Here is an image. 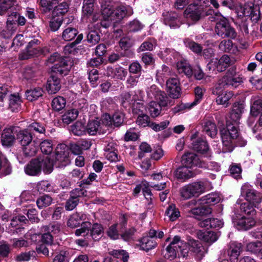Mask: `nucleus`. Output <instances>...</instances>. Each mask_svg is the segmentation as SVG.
Segmentation results:
<instances>
[{"label":"nucleus","mask_w":262,"mask_h":262,"mask_svg":"<svg viewBox=\"0 0 262 262\" xmlns=\"http://www.w3.org/2000/svg\"><path fill=\"white\" fill-rule=\"evenodd\" d=\"M244 108L243 104L235 103L229 119L227 121L226 127L221 130L224 152H231L234 148L233 140L238 136L237 125L239 123Z\"/></svg>","instance_id":"f257e3e1"},{"label":"nucleus","mask_w":262,"mask_h":262,"mask_svg":"<svg viewBox=\"0 0 262 262\" xmlns=\"http://www.w3.org/2000/svg\"><path fill=\"white\" fill-rule=\"evenodd\" d=\"M207 15H210L208 19L211 21H216L215 32L222 38L234 39L237 36L235 29L231 26L228 19L219 13H215L213 10L206 12Z\"/></svg>","instance_id":"f03ea898"},{"label":"nucleus","mask_w":262,"mask_h":262,"mask_svg":"<svg viewBox=\"0 0 262 262\" xmlns=\"http://www.w3.org/2000/svg\"><path fill=\"white\" fill-rule=\"evenodd\" d=\"M54 160L48 156L38 157L31 160L24 168L25 173L31 176H37L41 170L46 174L50 173L53 169Z\"/></svg>","instance_id":"7ed1b4c3"},{"label":"nucleus","mask_w":262,"mask_h":262,"mask_svg":"<svg viewBox=\"0 0 262 262\" xmlns=\"http://www.w3.org/2000/svg\"><path fill=\"white\" fill-rule=\"evenodd\" d=\"M241 194L247 201V202L241 204L239 201H237V203L241 204V211L247 214L255 215L254 207H256L261 199L259 193H257L250 185L246 183L241 188Z\"/></svg>","instance_id":"20e7f679"},{"label":"nucleus","mask_w":262,"mask_h":262,"mask_svg":"<svg viewBox=\"0 0 262 262\" xmlns=\"http://www.w3.org/2000/svg\"><path fill=\"white\" fill-rule=\"evenodd\" d=\"M198 1L199 3L197 5H190L185 10L184 15L188 20L196 21L205 15L210 16V15L206 14V12L210 10L207 8L209 3L215 8H218L219 7V4L216 0Z\"/></svg>","instance_id":"39448f33"},{"label":"nucleus","mask_w":262,"mask_h":262,"mask_svg":"<svg viewBox=\"0 0 262 262\" xmlns=\"http://www.w3.org/2000/svg\"><path fill=\"white\" fill-rule=\"evenodd\" d=\"M171 75L169 68L163 66L161 71L157 73V77L162 79H167L166 81L167 92L169 96L173 99H177L181 96L180 82L178 78L168 77Z\"/></svg>","instance_id":"423d86ee"},{"label":"nucleus","mask_w":262,"mask_h":262,"mask_svg":"<svg viewBox=\"0 0 262 262\" xmlns=\"http://www.w3.org/2000/svg\"><path fill=\"white\" fill-rule=\"evenodd\" d=\"M179 251L183 257L187 256V245L186 243L181 239L180 236L176 235L169 245L163 251L162 254L165 258L171 260L176 257L177 254Z\"/></svg>","instance_id":"0eeeda50"},{"label":"nucleus","mask_w":262,"mask_h":262,"mask_svg":"<svg viewBox=\"0 0 262 262\" xmlns=\"http://www.w3.org/2000/svg\"><path fill=\"white\" fill-rule=\"evenodd\" d=\"M103 233V228L101 224H94L92 227V224L89 222H83L81 227L75 231L76 236H83L89 238L91 236L94 240L100 239Z\"/></svg>","instance_id":"6e6552de"},{"label":"nucleus","mask_w":262,"mask_h":262,"mask_svg":"<svg viewBox=\"0 0 262 262\" xmlns=\"http://www.w3.org/2000/svg\"><path fill=\"white\" fill-rule=\"evenodd\" d=\"M238 12L249 18L251 20L257 23L260 19L259 7L251 2L246 3L244 6L237 9Z\"/></svg>","instance_id":"1a4fd4ad"},{"label":"nucleus","mask_w":262,"mask_h":262,"mask_svg":"<svg viewBox=\"0 0 262 262\" xmlns=\"http://www.w3.org/2000/svg\"><path fill=\"white\" fill-rule=\"evenodd\" d=\"M38 40L34 39L30 41L27 48V54L23 53L20 55L21 59H26L32 56H38L40 55H46L49 52L48 48L45 47L42 48L36 47Z\"/></svg>","instance_id":"9d476101"},{"label":"nucleus","mask_w":262,"mask_h":262,"mask_svg":"<svg viewBox=\"0 0 262 262\" xmlns=\"http://www.w3.org/2000/svg\"><path fill=\"white\" fill-rule=\"evenodd\" d=\"M242 82V77L240 75L236 74L233 70H232V72L228 71L226 75L223 76L218 81V83L220 85L226 88L230 86L236 88Z\"/></svg>","instance_id":"9b49d317"},{"label":"nucleus","mask_w":262,"mask_h":262,"mask_svg":"<svg viewBox=\"0 0 262 262\" xmlns=\"http://www.w3.org/2000/svg\"><path fill=\"white\" fill-rule=\"evenodd\" d=\"M51 62H57L54 65V72L61 76L67 75L71 68V66L64 59H61L60 55L57 53H54L49 58Z\"/></svg>","instance_id":"f8f14e48"},{"label":"nucleus","mask_w":262,"mask_h":262,"mask_svg":"<svg viewBox=\"0 0 262 262\" xmlns=\"http://www.w3.org/2000/svg\"><path fill=\"white\" fill-rule=\"evenodd\" d=\"M223 87L217 83V85L212 90V94L217 96L216 102L219 105H225L226 107L229 105L228 101L233 97V93L232 91H223Z\"/></svg>","instance_id":"ddd939ff"},{"label":"nucleus","mask_w":262,"mask_h":262,"mask_svg":"<svg viewBox=\"0 0 262 262\" xmlns=\"http://www.w3.org/2000/svg\"><path fill=\"white\" fill-rule=\"evenodd\" d=\"M99 1L101 5L102 15L104 19L101 24L103 27L107 28L109 24L106 23V20L112 21V17L114 14V9H113L112 0H99Z\"/></svg>","instance_id":"4468645a"},{"label":"nucleus","mask_w":262,"mask_h":262,"mask_svg":"<svg viewBox=\"0 0 262 262\" xmlns=\"http://www.w3.org/2000/svg\"><path fill=\"white\" fill-rule=\"evenodd\" d=\"M248 215L247 214H246ZM250 216L246 217L243 216L242 217H237L233 219V222L234 226L238 230H247L250 229L253 227L255 224V221L253 218L254 215L249 214Z\"/></svg>","instance_id":"2eb2a0df"},{"label":"nucleus","mask_w":262,"mask_h":262,"mask_svg":"<svg viewBox=\"0 0 262 262\" xmlns=\"http://www.w3.org/2000/svg\"><path fill=\"white\" fill-rule=\"evenodd\" d=\"M232 61L227 55H223L219 59L213 58L211 60L209 69L215 68L219 72H223L232 64Z\"/></svg>","instance_id":"dca6fc26"},{"label":"nucleus","mask_w":262,"mask_h":262,"mask_svg":"<svg viewBox=\"0 0 262 262\" xmlns=\"http://www.w3.org/2000/svg\"><path fill=\"white\" fill-rule=\"evenodd\" d=\"M147 97L153 100L155 99L157 101L161 102L163 106L167 105L166 97L165 94L160 90L156 85H152L146 90Z\"/></svg>","instance_id":"f3484780"},{"label":"nucleus","mask_w":262,"mask_h":262,"mask_svg":"<svg viewBox=\"0 0 262 262\" xmlns=\"http://www.w3.org/2000/svg\"><path fill=\"white\" fill-rule=\"evenodd\" d=\"M205 90L200 88L196 87L194 90V93L195 95V98L193 102H188L186 103H182L179 106L174 108L173 111L174 113L178 112L179 111L185 110V109H191L199 103L200 102L202 99L203 93Z\"/></svg>","instance_id":"a211bd4d"},{"label":"nucleus","mask_w":262,"mask_h":262,"mask_svg":"<svg viewBox=\"0 0 262 262\" xmlns=\"http://www.w3.org/2000/svg\"><path fill=\"white\" fill-rule=\"evenodd\" d=\"M16 127L11 126L5 128L1 136L2 143L4 146H9L12 145L15 141V130Z\"/></svg>","instance_id":"6ab92c4d"},{"label":"nucleus","mask_w":262,"mask_h":262,"mask_svg":"<svg viewBox=\"0 0 262 262\" xmlns=\"http://www.w3.org/2000/svg\"><path fill=\"white\" fill-rule=\"evenodd\" d=\"M132 13V10L129 7L120 6L114 9L112 21L117 23L126 15H130Z\"/></svg>","instance_id":"aec40b11"},{"label":"nucleus","mask_w":262,"mask_h":262,"mask_svg":"<svg viewBox=\"0 0 262 262\" xmlns=\"http://www.w3.org/2000/svg\"><path fill=\"white\" fill-rule=\"evenodd\" d=\"M182 165L192 168L194 166L202 167V164L197 156L192 152H187L182 157Z\"/></svg>","instance_id":"412c9836"},{"label":"nucleus","mask_w":262,"mask_h":262,"mask_svg":"<svg viewBox=\"0 0 262 262\" xmlns=\"http://www.w3.org/2000/svg\"><path fill=\"white\" fill-rule=\"evenodd\" d=\"M192 148L196 151L201 154H207L209 148L208 144L205 140L200 138H196L194 135L191 137Z\"/></svg>","instance_id":"4be33fe9"},{"label":"nucleus","mask_w":262,"mask_h":262,"mask_svg":"<svg viewBox=\"0 0 262 262\" xmlns=\"http://www.w3.org/2000/svg\"><path fill=\"white\" fill-rule=\"evenodd\" d=\"M189 244V250L194 253L196 258L202 259L207 252L206 248L198 241H191Z\"/></svg>","instance_id":"5701e85b"},{"label":"nucleus","mask_w":262,"mask_h":262,"mask_svg":"<svg viewBox=\"0 0 262 262\" xmlns=\"http://www.w3.org/2000/svg\"><path fill=\"white\" fill-rule=\"evenodd\" d=\"M192 168L183 165L179 167L175 171V176L178 179L185 181L193 177L195 173Z\"/></svg>","instance_id":"b1692460"},{"label":"nucleus","mask_w":262,"mask_h":262,"mask_svg":"<svg viewBox=\"0 0 262 262\" xmlns=\"http://www.w3.org/2000/svg\"><path fill=\"white\" fill-rule=\"evenodd\" d=\"M85 128L86 133H88L91 135H95L97 133H103L105 130V128H102L100 121L99 120L90 121L85 127Z\"/></svg>","instance_id":"393cba45"},{"label":"nucleus","mask_w":262,"mask_h":262,"mask_svg":"<svg viewBox=\"0 0 262 262\" xmlns=\"http://www.w3.org/2000/svg\"><path fill=\"white\" fill-rule=\"evenodd\" d=\"M16 139L22 146H26L32 143V135L28 129L19 130L16 134Z\"/></svg>","instance_id":"a878e982"},{"label":"nucleus","mask_w":262,"mask_h":262,"mask_svg":"<svg viewBox=\"0 0 262 262\" xmlns=\"http://www.w3.org/2000/svg\"><path fill=\"white\" fill-rule=\"evenodd\" d=\"M251 112L253 115H257L258 113L261 114L258 123L255 125L253 129L254 132H256L259 127L262 126V99H257L254 102L251 106Z\"/></svg>","instance_id":"bb28decb"},{"label":"nucleus","mask_w":262,"mask_h":262,"mask_svg":"<svg viewBox=\"0 0 262 262\" xmlns=\"http://www.w3.org/2000/svg\"><path fill=\"white\" fill-rule=\"evenodd\" d=\"M61 88L60 79L55 75H52L48 80L47 90L50 94L56 93Z\"/></svg>","instance_id":"cd10ccee"},{"label":"nucleus","mask_w":262,"mask_h":262,"mask_svg":"<svg viewBox=\"0 0 262 262\" xmlns=\"http://www.w3.org/2000/svg\"><path fill=\"white\" fill-rule=\"evenodd\" d=\"M242 250V246L241 243L233 242L230 244L228 253L232 262H235L237 260L238 257Z\"/></svg>","instance_id":"c85d7f7f"},{"label":"nucleus","mask_w":262,"mask_h":262,"mask_svg":"<svg viewBox=\"0 0 262 262\" xmlns=\"http://www.w3.org/2000/svg\"><path fill=\"white\" fill-rule=\"evenodd\" d=\"M203 132L210 137L214 138L217 134V127L215 123L211 120H205L202 123Z\"/></svg>","instance_id":"c756f323"},{"label":"nucleus","mask_w":262,"mask_h":262,"mask_svg":"<svg viewBox=\"0 0 262 262\" xmlns=\"http://www.w3.org/2000/svg\"><path fill=\"white\" fill-rule=\"evenodd\" d=\"M86 215L83 213H75L70 217L67 225L71 228H76L80 224L81 221L85 220Z\"/></svg>","instance_id":"7c9ffc66"},{"label":"nucleus","mask_w":262,"mask_h":262,"mask_svg":"<svg viewBox=\"0 0 262 262\" xmlns=\"http://www.w3.org/2000/svg\"><path fill=\"white\" fill-rule=\"evenodd\" d=\"M11 172L10 164L6 157L0 152V177L9 174Z\"/></svg>","instance_id":"2f4dec72"},{"label":"nucleus","mask_w":262,"mask_h":262,"mask_svg":"<svg viewBox=\"0 0 262 262\" xmlns=\"http://www.w3.org/2000/svg\"><path fill=\"white\" fill-rule=\"evenodd\" d=\"M198 235L200 239L209 244H212L218 239L217 234L212 231H200Z\"/></svg>","instance_id":"473e14b6"},{"label":"nucleus","mask_w":262,"mask_h":262,"mask_svg":"<svg viewBox=\"0 0 262 262\" xmlns=\"http://www.w3.org/2000/svg\"><path fill=\"white\" fill-rule=\"evenodd\" d=\"M164 23L171 29L179 28L181 25L180 19L178 18L177 14L175 13L166 15L164 18Z\"/></svg>","instance_id":"72a5a7b5"},{"label":"nucleus","mask_w":262,"mask_h":262,"mask_svg":"<svg viewBox=\"0 0 262 262\" xmlns=\"http://www.w3.org/2000/svg\"><path fill=\"white\" fill-rule=\"evenodd\" d=\"M205 183V182L202 181H197L189 184L195 196H198L205 192L206 189Z\"/></svg>","instance_id":"f704fd0d"},{"label":"nucleus","mask_w":262,"mask_h":262,"mask_svg":"<svg viewBox=\"0 0 262 262\" xmlns=\"http://www.w3.org/2000/svg\"><path fill=\"white\" fill-rule=\"evenodd\" d=\"M21 102L18 93L11 94L9 97V108L12 112L17 111L20 108Z\"/></svg>","instance_id":"c9c22d12"},{"label":"nucleus","mask_w":262,"mask_h":262,"mask_svg":"<svg viewBox=\"0 0 262 262\" xmlns=\"http://www.w3.org/2000/svg\"><path fill=\"white\" fill-rule=\"evenodd\" d=\"M157 242L153 238L148 236L143 237L140 241V246L141 248L145 251H148L156 247Z\"/></svg>","instance_id":"e433bc0d"},{"label":"nucleus","mask_w":262,"mask_h":262,"mask_svg":"<svg viewBox=\"0 0 262 262\" xmlns=\"http://www.w3.org/2000/svg\"><path fill=\"white\" fill-rule=\"evenodd\" d=\"M78 111L74 108L67 111L62 116L63 122L66 124H69L76 120L78 117Z\"/></svg>","instance_id":"4c0bfd02"},{"label":"nucleus","mask_w":262,"mask_h":262,"mask_svg":"<svg viewBox=\"0 0 262 262\" xmlns=\"http://www.w3.org/2000/svg\"><path fill=\"white\" fill-rule=\"evenodd\" d=\"M68 147L63 144L58 145L56 148L55 160L56 161L62 162L67 157Z\"/></svg>","instance_id":"58836bf2"},{"label":"nucleus","mask_w":262,"mask_h":262,"mask_svg":"<svg viewBox=\"0 0 262 262\" xmlns=\"http://www.w3.org/2000/svg\"><path fill=\"white\" fill-rule=\"evenodd\" d=\"M113 143H109L106 146L105 156V158L112 162H115L119 160Z\"/></svg>","instance_id":"ea45409f"},{"label":"nucleus","mask_w":262,"mask_h":262,"mask_svg":"<svg viewBox=\"0 0 262 262\" xmlns=\"http://www.w3.org/2000/svg\"><path fill=\"white\" fill-rule=\"evenodd\" d=\"M177 67L179 73H184L188 77H190L193 75V70L186 61L178 62Z\"/></svg>","instance_id":"a19ab883"},{"label":"nucleus","mask_w":262,"mask_h":262,"mask_svg":"<svg viewBox=\"0 0 262 262\" xmlns=\"http://www.w3.org/2000/svg\"><path fill=\"white\" fill-rule=\"evenodd\" d=\"M161 106H163L161 104V102L158 101V102H156L152 100L149 102L148 110L152 117H156L160 114Z\"/></svg>","instance_id":"79ce46f5"},{"label":"nucleus","mask_w":262,"mask_h":262,"mask_svg":"<svg viewBox=\"0 0 262 262\" xmlns=\"http://www.w3.org/2000/svg\"><path fill=\"white\" fill-rule=\"evenodd\" d=\"M165 214L168 216L169 220L171 221H176L180 216V212L174 204L169 205L167 208Z\"/></svg>","instance_id":"37998d69"},{"label":"nucleus","mask_w":262,"mask_h":262,"mask_svg":"<svg viewBox=\"0 0 262 262\" xmlns=\"http://www.w3.org/2000/svg\"><path fill=\"white\" fill-rule=\"evenodd\" d=\"M41 230L42 231L48 232L54 236L60 232L61 225L58 222H53L48 226H43Z\"/></svg>","instance_id":"c03bdc74"},{"label":"nucleus","mask_w":262,"mask_h":262,"mask_svg":"<svg viewBox=\"0 0 262 262\" xmlns=\"http://www.w3.org/2000/svg\"><path fill=\"white\" fill-rule=\"evenodd\" d=\"M43 91L40 88H35L33 90H28L26 93L27 99L30 101L37 99L42 95Z\"/></svg>","instance_id":"a18cd8bd"},{"label":"nucleus","mask_w":262,"mask_h":262,"mask_svg":"<svg viewBox=\"0 0 262 262\" xmlns=\"http://www.w3.org/2000/svg\"><path fill=\"white\" fill-rule=\"evenodd\" d=\"M71 132L76 136H81L86 133V128L84 124L80 121H77L71 126Z\"/></svg>","instance_id":"49530a36"},{"label":"nucleus","mask_w":262,"mask_h":262,"mask_svg":"<svg viewBox=\"0 0 262 262\" xmlns=\"http://www.w3.org/2000/svg\"><path fill=\"white\" fill-rule=\"evenodd\" d=\"M77 34L78 31L77 29L69 27L63 30L62 37L66 41H70L74 39Z\"/></svg>","instance_id":"de8ad7c7"},{"label":"nucleus","mask_w":262,"mask_h":262,"mask_svg":"<svg viewBox=\"0 0 262 262\" xmlns=\"http://www.w3.org/2000/svg\"><path fill=\"white\" fill-rule=\"evenodd\" d=\"M184 42L185 46L190 49L194 53L196 54H200L201 53L202 51V47L200 44L196 43L188 38L185 39Z\"/></svg>","instance_id":"09e8293b"},{"label":"nucleus","mask_w":262,"mask_h":262,"mask_svg":"<svg viewBox=\"0 0 262 262\" xmlns=\"http://www.w3.org/2000/svg\"><path fill=\"white\" fill-rule=\"evenodd\" d=\"M66 104V100L62 97H57L54 98L52 102V106L54 110L59 111L63 109Z\"/></svg>","instance_id":"8fccbe9b"},{"label":"nucleus","mask_w":262,"mask_h":262,"mask_svg":"<svg viewBox=\"0 0 262 262\" xmlns=\"http://www.w3.org/2000/svg\"><path fill=\"white\" fill-rule=\"evenodd\" d=\"M40 147L42 152L46 155L51 154L53 150V144L52 140H45L40 144Z\"/></svg>","instance_id":"3c124183"},{"label":"nucleus","mask_w":262,"mask_h":262,"mask_svg":"<svg viewBox=\"0 0 262 262\" xmlns=\"http://www.w3.org/2000/svg\"><path fill=\"white\" fill-rule=\"evenodd\" d=\"M52 199L48 195L40 196L36 201V204L40 209L49 206L51 204Z\"/></svg>","instance_id":"603ef678"},{"label":"nucleus","mask_w":262,"mask_h":262,"mask_svg":"<svg viewBox=\"0 0 262 262\" xmlns=\"http://www.w3.org/2000/svg\"><path fill=\"white\" fill-rule=\"evenodd\" d=\"M58 0H40L39 4L44 12L50 11L54 6L56 5Z\"/></svg>","instance_id":"864d4df0"},{"label":"nucleus","mask_w":262,"mask_h":262,"mask_svg":"<svg viewBox=\"0 0 262 262\" xmlns=\"http://www.w3.org/2000/svg\"><path fill=\"white\" fill-rule=\"evenodd\" d=\"M17 29L6 25L5 29L0 30V37L4 39L10 38L15 33Z\"/></svg>","instance_id":"5fc2aeb1"},{"label":"nucleus","mask_w":262,"mask_h":262,"mask_svg":"<svg viewBox=\"0 0 262 262\" xmlns=\"http://www.w3.org/2000/svg\"><path fill=\"white\" fill-rule=\"evenodd\" d=\"M136 123L140 126L145 127L149 126L150 123V120L149 116L144 114L138 115L136 120Z\"/></svg>","instance_id":"6e6d98bb"},{"label":"nucleus","mask_w":262,"mask_h":262,"mask_svg":"<svg viewBox=\"0 0 262 262\" xmlns=\"http://www.w3.org/2000/svg\"><path fill=\"white\" fill-rule=\"evenodd\" d=\"M180 193L181 196L184 200H187L193 196H195L193 192L191 191L189 184L181 187L180 189Z\"/></svg>","instance_id":"4d7b16f0"},{"label":"nucleus","mask_w":262,"mask_h":262,"mask_svg":"<svg viewBox=\"0 0 262 262\" xmlns=\"http://www.w3.org/2000/svg\"><path fill=\"white\" fill-rule=\"evenodd\" d=\"M191 212L195 215L202 216L210 214L211 212V209L207 206H202L192 209Z\"/></svg>","instance_id":"13d9d810"},{"label":"nucleus","mask_w":262,"mask_h":262,"mask_svg":"<svg viewBox=\"0 0 262 262\" xmlns=\"http://www.w3.org/2000/svg\"><path fill=\"white\" fill-rule=\"evenodd\" d=\"M118 224H114L110 226L107 230V234L109 237L112 239H117L119 238L120 234L117 227Z\"/></svg>","instance_id":"bf43d9fd"},{"label":"nucleus","mask_w":262,"mask_h":262,"mask_svg":"<svg viewBox=\"0 0 262 262\" xmlns=\"http://www.w3.org/2000/svg\"><path fill=\"white\" fill-rule=\"evenodd\" d=\"M37 147L34 142L29 144L26 146H23V152L24 155L27 157L34 156L37 151Z\"/></svg>","instance_id":"052dcab7"},{"label":"nucleus","mask_w":262,"mask_h":262,"mask_svg":"<svg viewBox=\"0 0 262 262\" xmlns=\"http://www.w3.org/2000/svg\"><path fill=\"white\" fill-rule=\"evenodd\" d=\"M69 5L66 2H63L55 7L53 10V13L56 15H62L68 11Z\"/></svg>","instance_id":"680f3d73"},{"label":"nucleus","mask_w":262,"mask_h":262,"mask_svg":"<svg viewBox=\"0 0 262 262\" xmlns=\"http://www.w3.org/2000/svg\"><path fill=\"white\" fill-rule=\"evenodd\" d=\"M109 253L116 258L122 259L124 262L128 260V254L123 250H113L110 251Z\"/></svg>","instance_id":"e2e57ef3"},{"label":"nucleus","mask_w":262,"mask_h":262,"mask_svg":"<svg viewBox=\"0 0 262 262\" xmlns=\"http://www.w3.org/2000/svg\"><path fill=\"white\" fill-rule=\"evenodd\" d=\"M261 244L259 242H251L247 245L246 249L247 251L258 255Z\"/></svg>","instance_id":"0e129e2a"},{"label":"nucleus","mask_w":262,"mask_h":262,"mask_svg":"<svg viewBox=\"0 0 262 262\" xmlns=\"http://www.w3.org/2000/svg\"><path fill=\"white\" fill-rule=\"evenodd\" d=\"M37 189L40 192L45 191L50 192L53 190V186L48 181H41L38 183Z\"/></svg>","instance_id":"69168bd1"},{"label":"nucleus","mask_w":262,"mask_h":262,"mask_svg":"<svg viewBox=\"0 0 262 262\" xmlns=\"http://www.w3.org/2000/svg\"><path fill=\"white\" fill-rule=\"evenodd\" d=\"M233 42L230 40H222L219 45V49L225 52H231L233 48Z\"/></svg>","instance_id":"338daca9"},{"label":"nucleus","mask_w":262,"mask_h":262,"mask_svg":"<svg viewBox=\"0 0 262 262\" xmlns=\"http://www.w3.org/2000/svg\"><path fill=\"white\" fill-rule=\"evenodd\" d=\"M133 44V40L127 36L122 37L119 41L120 47L124 50H126L131 47Z\"/></svg>","instance_id":"774afa93"}]
</instances>
